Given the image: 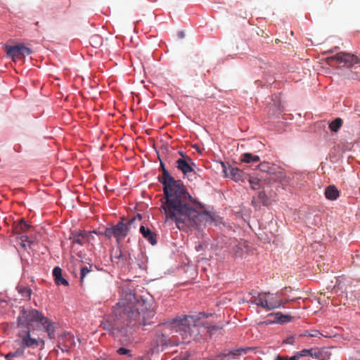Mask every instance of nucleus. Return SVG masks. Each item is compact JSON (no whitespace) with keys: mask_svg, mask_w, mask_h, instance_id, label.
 I'll list each match as a JSON object with an SVG mask.
<instances>
[{"mask_svg":"<svg viewBox=\"0 0 360 360\" xmlns=\"http://www.w3.org/2000/svg\"><path fill=\"white\" fill-rule=\"evenodd\" d=\"M191 159L188 156H186V159H178L176 161V167L178 169L181 170L184 174H187L189 172H193V168L188 162H191Z\"/></svg>","mask_w":360,"mask_h":360,"instance_id":"obj_14","label":"nucleus"},{"mask_svg":"<svg viewBox=\"0 0 360 360\" xmlns=\"http://www.w3.org/2000/svg\"><path fill=\"white\" fill-rule=\"evenodd\" d=\"M117 353L120 355H127L131 356V350L124 347H120L117 350Z\"/></svg>","mask_w":360,"mask_h":360,"instance_id":"obj_28","label":"nucleus"},{"mask_svg":"<svg viewBox=\"0 0 360 360\" xmlns=\"http://www.w3.org/2000/svg\"><path fill=\"white\" fill-rule=\"evenodd\" d=\"M20 240H21L22 242L25 243V242L28 241L27 240H28V237L27 236H22L20 237Z\"/></svg>","mask_w":360,"mask_h":360,"instance_id":"obj_38","label":"nucleus"},{"mask_svg":"<svg viewBox=\"0 0 360 360\" xmlns=\"http://www.w3.org/2000/svg\"><path fill=\"white\" fill-rule=\"evenodd\" d=\"M171 344V340L164 333H157L152 342L153 349L158 352L159 348L161 347L162 351L165 346Z\"/></svg>","mask_w":360,"mask_h":360,"instance_id":"obj_10","label":"nucleus"},{"mask_svg":"<svg viewBox=\"0 0 360 360\" xmlns=\"http://www.w3.org/2000/svg\"><path fill=\"white\" fill-rule=\"evenodd\" d=\"M245 350L246 349H242V348L238 349H235V350L231 351L230 352L226 354L225 356H231L233 358H235L236 356H240L243 353H245Z\"/></svg>","mask_w":360,"mask_h":360,"instance_id":"obj_24","label":"nucleus"},{"mask_svg":"<svg viewBox=\"0 0 360 360\" xmlns=\"http://www.w3.org/2000/svg\"><path fill=\"white\" fill-rule=\"evenodd\" d=\"M223 167L226 176L230 177L235 181L242 180L245 176V173L238 167H233L229 166L226 168L224 164Z\"/></svg>","mask_w":360,"mask_h":360,"instance_id":"obj_11","label":"nucleus"},{"mask_svg":"<svg viewBox=\"0 0 360 360\" xmlns=\"http://www.w3.org/2000/svg\"><path fill=\"white\" fill-rule=\"evenodd\" d=\"M21 245H22V248H26V245H25V243L24 242H22Z\"/></svg>","mask_w":360,"mask_h":360,"instance_id":"obj_41","label":"nucleus"},{"mask_svg":"<svg viewBox=\"0 0 360 360\" xmlns=\"http://www.w3.org/2000/svg\"><path fill=\"white\" fill-rule=\"evenodd\" d=\"M6 52L8 57L13 61L22 60L26 56L32 53L28 46H6Z\"/></svg>","mask_w":360,"mask_h":360,"instance_id":"obj_8","label":"nucleus"},{"mask_svg":"<svg viewBox=\"0 0 360 360\" xmlns=\"http://www.w3.org/2000/svg\"><path fill=\"white\" fill-rule=\"evenodd\" d=\"M294 340H295V338L293 336L288 337L283 341V343L293 345Z\"/></svg>","mask_w":360,"mask_h":360,"instance_id":"obj_32","label":"nucleus"},{"mask_svg":"<svg viewBox=\"0 0 360 360\" xmlns=\"http://www.w3.org/2000/svg\"><path fill=\"white\" fill-rule=\"evenodd\" d=\"M179 154L183 157V158H182V159H186V155H184V153H183V152L179 151Z\"/></svg>","mask_w":360,"mask_h":360,"instance_id":"obj_40","label":"nucleus"},{"mask_svg":"<svg viewBox=\"0 0 360 360\" xmlns=\"http://www.w3.org/2000/svg\"><path fill=\"white\" fill-rule=\"evenodd\" d=\"M90 234L89 232L85 231L79 232L74 231L71 233L70 240H72V245L78 244L82 245L88 240Z\"/></svg>","mask_w":360,"mask_h":360,"instance_id":"obj_13","label":"nucleus"},{"mask_svg":"<svg viewBox=\"0 0 360 360\" xmlns=\"http://www.w3.org/2000/svg\"><path fill=\"white\" fill-rule=\"evenodd\" d=\"M267 295L266 303V311L273 310L276 308L284 306V304L288 302L289 300H283L279 293H271L269 292H266Z\"/></svg>","mask_w":360,"mask_h":360,"instance_id":"obj_9","label":"nucleus"},{"mask_svg":"<svg viewBox=\"0 0 360 360\" xmlns=\"http://www.w3.org/2000/svg\"><path fill=\"white\" fill-rule=\"evenodd\" d=\"M140 233L152 245L157 243V235L148 228L141 226Z\"/></svg>","mask_w":360,"mask_h":360,"instance_id":"obj_15","label":"nucleus"},{"mask_svg":"<svg viewBox=\"0 0 360 360\" xmlns=\"http://www.w3.org/2000/svg\"><path fill=\"white\" fill-rule=\"evenodd\" d=\"M90 47L91 48V51H88V53H89V55L93 56V53H94L93 49L94 48H96V46H90Z\"/></svg>","mask_w":360,"mask_h":360,"instance_id":"obj_39","label":"nucleus"},{"mask_svg":"<svg viewBox=\"0 0 360 360\" xmlns=\"http://www.w3.org/2000/svg\"><path fill=\"white\" fill-rule=\"evenodd\" d=\"M22 292L27 296H30L31 295V290L26 288H24V290L22 291Z\"/></svg>","mask_w":360,"mask_h":360,"instance_id":"obj_33","label":"nucleus"},{"mask_svg":"<svg viewBox=\"0 0 360 360\" xmlns=\"http://www.w3.org/2000/svg\"><path fill=\"white\" fill-rule=\"evenodd\" d=\"M141 219L142 216L140 214H137L136 215H135L134 217L129 219L126 224L123 222L122 219L116 225L105 229L104 235L108 238H110L112 237L115 238L117 243H119L121 239L124 238L128 235L129 227L136 221H141Z\"/></svg>","mask_w":360,"mask_h":360,"instance_id":"obj_6","label":"nucleus"},{"mask_svg":"<svg viewBox=\"0 0 360 360\" xmlns=\"http://www.w3.org/2000/svg\"><path fill=\"white\" fill-rule=\"evenodd\" d=\"M225 354H221L218 355L217 356H216L214 360H223L224 357H226L225 356Z\"/></svg>","mask_w":360,"mask_h":360,"instance_id":"obj_35","label":"nucleus"},{"mask_svg":"<svg viewBox=\"0 0 360 360\" xmlns=\"http://www.w3.org/2000/svg\"><path fill=\"white\" fill-rule=\"evenodd\" d=\"M240 160L245 163H257L259 162L260 158L258 155H253L250 153H245L241 155Z\"/></svg>","mask_w":360,"mask_h":360,"instance_id":"obj_19","label":"nucleus"},{"mask_svg":"<svg viewBox=\"0 0 360 360\" xmlns=\"http://www.w3.org/2000/svg\"><path fill=\"white\" fill-rule=\"evenodd\" d=\"M30 226L26 223L24 219H21L15 225V231L17 233H20L21 232H25L29 230Z\"/></svg>","mask_w":360,"mask_h":360,"instance_id":"obj_20","label":"nucleus"},{"mask_svg":"<svg viewBox=\"0 0 360 360\" xmlns=\"http://www.w3.org/2000/svg\"><path fill=\"white\" fill-rule=\"evenodd\" d=\"M114 314L116 330L125 335L127 327L136 324L150 325L155 318L152 303L139 299L134 290L129 287L122 289L121 299L114 308Z\"/></svg>","mask_w":360,"mask_h":360,"instance_id":"obj_2","label":"nucleus"},{"mask_svg":"<svg viewBox=\"0 0 360 360\" xmlns=\"http://www.w3.org/2000/svg\"><path fill=\"white\" fill-rule=\"evenodd\" d=\"M207 317L205 314L198 315H182L165 322L162 327L164 329H172L179 333L183 340L190 341L198 333V326L200 324V317Z\"/></svg>","mask_w":360,"mask_h":360,"instance_id":"obj_3","label":"nucleus"},{"mask_svg":"<svg viewBox=\"0 0 360 360\" xmlns=\"http://www.w3.org/2000/svg\"><path fill=\"white\" fill-rule=\"evenodd\" d=\"M321 334L319 330H314L311 331H307L305 334H304V336H309L313 338H316L321 335Z\"/></svg>","mask_w":360,"mask_h":360,"instance_id":"obj_30","label":"nucleus"},{"mask_svg":"<svg viewBox=\"0 0 360 360\" xmlns=\"http://www.w3.org/2000/svg\"><path fill=\"white\" fill-rule=\"evenodd\" d=\"M53 276L57 285H63L68 286L69 285L68 281L62 276V269L56 266L53 270Z\"/></svg>","mask_w":360,"mask_h":360,"instance_id":"obj_17","label":"nucleus"},{"mask_svg":"<svg viewBox=\"0 0 360 360\" xmlns=\"http://www.w3.org/2000/svg\"><path fill=\"white\" fill-rule=\"evenodd\" d=\"M258 197L262 201L263 204L266 203V194L264 193V192H263V191L259 192Z\"/></svg>","mask_w":360,"mask_h":360,"instance_id":"obj_31","label":"nucleus"},{"mask_svg":"<svg viewBox=\"0 0 360 360\" xmlns=\"http://www.w3.org/2000/svg\"><path fill=\"white\" fill-rule=\"evenodd\" d=\"M342 124H343V120L341 118L338 117V118L335 119L334 120H333L329 124V128L332 131L338 132L339 131V129L342 127Z\"/></svg>","mask_w":360,"mask_h":360,"instance_id":"obj_21","label":"nucleus"},{"mask_svg":"<svg viewBox=\"0 0 360 360\" xmlns=\"http://www.w3.org/2000/svg\"><path fill=\"white\" fill-rule=\"evenodd\" d=\"M94 274V271L91 269V267L89 266H83L80 269V283L83 284L85 280V278L88 275Z\"/></svg>","mask_w":360,"mask_h":360,"instance_id":"obj_22","label":"nucleus"},{"mask_svg":"<svg viewBox=\"0 0 360 360\" xmlns=\"http://www.w3.org/2000/svg\"><path fill=\"white\" fill-rule=\"evenodd\" d=\"M18 336V339L15 342L19 347L15 351L5 355L6 360L22 356L27 348L36 349L40 345H44V340L39 337L35 338L31 335L29 330H20Z\"/></svg>","mask_w":360,"mask_h":360,"instance_id":"obj_5","label":"nucleus"},{"mask_svg":"<svg viewBox=\"0 0 360 360\" xmlns=\"http://www.w3.org/2000/svg\"><path fill=\"white\" fill-rule=\"evenodd\" d=\"M276 44H278L280 42V40L276 39V41H275Z\"/></svg>","mask_w":360,"mask_h":360,"instance_id":"obj_42","label":"nucleus"},{"mask_svg":"<svg viewBox=\"0 0 360 360\" xmlns=\"http://www.w3.org/2000/svg\"><path fill=\"white\" fill-rule=\"evenodd\" d=\"M331 354L326 347L314 348L313 357L318 360H328Z\"/></svg>","mask_w":360,"mask_h":360,"instance_id":"obj_16","label":"nucleus"},{"mask_svg":"<svg viewBox=\"0 0 360 360\" xmlns=\"http://www.w3.org/2000/svg\"><path fill=\"white\" fill-rule=\"evenodd\" d=\"M339 191L333 185H330L325 189V196L330 200H336L339 197Z\"/></svg>","mask_w":360,"mask_h":360,"instance_id":"obj_18","label":"nucleus"},{"mask_svg":"<svg viewBox=\"0 0 360 360\" xmlns=\"http://www.w3.org/2000/svg\"><path fill=\"white\" fill-rule=\"evenodd\" d=\"M248 181L252 189L257 190L259 188V179L257 178H249Z\"/></svg>","mask_w":360,"mask_h":360,"instance_id":"obj_25","label":"nucleus"},{"mask_svg":"<svg viewBox=\"0 0 360 360\" xmlns=\"http://www.w3.org/2000/svg\"><path fill=\"white\" fill-rule=\"evenodd\" d=\"M300 356H299V354L298 352H297V354L291 357H289L288 358V360H298L300 359Z\"/></svg>","mask_w":360,"mask_h":360,"instance_id":"obj_34","label":"nucleus"},{"mask_svg":"<svg viewBox=\"0 0 360 360\" xmlns=\"http://www.w3.org/2000/svg\"><path fill=\"white\" fill-rule=\"evenodd\" d=\"M333 60H335L338 63L342 64L345 67L351 68L354 65L359 63L360 58L350 53L340 52L328 58V63Z\"/></svg>","mask_w":360,"mask_h":360,"instance_id":"obj_7","label":"nucleus"},{"mask_svg":"<svg viewBox=\"0 0 360 360\" xmlns=\"http://www.w3.org/2000/svg\"><path fill=\"white\" fill-rule=\"evenodd\" d=\"M347 77L349 79H360V74H359L357 72L350 71L347 75Z\"/></svg>","mask_w":360,"mask_h":360,"instance_id":"obj_29","label":"nucleus"},{"mask_svg":"<svg viewBox=\"0 0 360 360\" xmlns=\"http://www.w3.org/2000/svg\"><path fill=\"white\" fill-rule=\"evenodd\" d=\"M14 45L18 46V45H22V44H15Z\"/></svg>","mask_w":360,"mask_h":360,"instance_id":"obj_43","label":"nucleus"},{"mask_svg":"<svg viewBox=\"0 0 360 360\" xmlns=\"http://www.w3.org/2000/svg\"><path fill=\"white\" fill-rule=\"evenodd\" d=\"M177 36L179 38H184L185 37V33L183 31H180L178 32Z\"/></svg>","mask_w":360,"mask_h":360,"instance_id":"obj_37","label":"nucleus"},{"mask_svg":"<svg viewBox=\"0 0 360 360\" xmlns=\"http://www.w3.org/2000/svg\"><path fill=\"white\" fill-rule=\"evenodd\" d=\"M278 321L279 323H285L291 321V316L288 315H283L281 314H277Z\"/></svg>","mask_w":360,"mask_h":360,"instance_id":"obj_27","label":"nucleus"},{"mask_svg":"<svg viewBox=\"0 0 360 360\" xmlns=\"http://www.w3.org/2000/svg\"><path fill=\"white\" fill-rule=\"evenodd\" d=\"M34 323H39L44 327L50 339L55 338L53 323L42 313L34 309H22L18 318V326L22 330H29ZM32 335V334L30 333Z\"/></svg>","mask_w":360,"mask_h":360,"instance_id":"obj_4","label":"nucleus"},{"mask_svg":"<svg viewBox=\"0 0 360 360\" xmlns=\"http://www.w3.org/2000/svg\"><path fill=\"white\" fill-rule=\"evenodd\" d=\"M314 349V348L302 349V351L298 352L300 357L301 358L302 356H310L313 357Z\"/></svg>","mask_w":360,"mask_h":360,"instance_id":"obj_26","label":"nucleus"},{"mask_svg":"<svg viewBox=\"0 0 360 360\" xmlns=\"http://www.w3.org/2000/svg\"><path fill=\"white\" fill-rule=\"evenodd\" d=\"M275 360H288V356H277Z\"/></svg>","mask_w":360,"mask_h":360,"instance_id":"obj_36","label":"nucleus"},{"mask_svg":"<svg viewBox=\"0 0 360 360\" xmlns=\"http://www.w3.org/2000/svg\"><path fill=\"white\" fill-rule=\"evenodd\" d=\"M250 295L253 299L250 301L252 304H256L266 310L267 303L266 299L267 298V295L266 292H258L253 290L250 292Z\"/></svg>","mask_w":360,"mask_h":360,"instance_id":"obj_12","label":"nucleus"},{"mask_svg":"<svg viewBox=\"0 0 360 360\" xmlns=\"http://www.w3.org/2000/svg\"><path fill=\"white\" fill-rule=\"evenodd\" d=\"M162 175L159 177L163 186L164 197L161 198L160 211L165 215V221L175 223L179 229L200 226L203 222L212 221L207 212L197 210V205L186 191L183 183L175 180L160 162Z\"/></svg>","mask_w":360,"mask_h":360,"instance_id":"obj_1","label":"nucleus"},{"mask_svg":"<svg viewBox=\"0 0 360 360\" xmlns=\"http://www.w3.org/2000/svg\"><path fill=\"white\" fill-rule=\"evenodd\" d=\"M236 244L235 245L234 248V252L236 255H240L243 252V248L245 247V241H240L235 242Z\"/></svg>","mask_w":360,"mask_h":360,"instance_id":"obj_23","label":"nucleus"}]
</instances>
